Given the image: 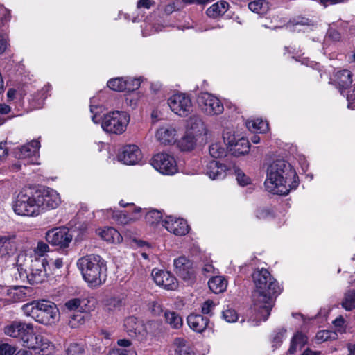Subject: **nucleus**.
<instances>
[{"instance_id": "56", "label": "nucleus", "mask_w": 355, "mask_h": 355, "mask_svg": "<svg viewBox=\"0 0 355 355\" xmlns=\"http://www.w3.org/2000/svg\"><path fill=\"white\" fill-rule=\"evenodd\" d=\"M8 47V41L6 37L0 35V55L3 54Z\"/></svg>"}, {"instance_id": "4", "label": "nucleus", "mask_w": 355, "mask_h": 355, "mask_svg": "<svg viewBox=\"0 0 355 355\" xmlns=\"http://www.w3.org/2000/svg\"><path fill=\"white\" fill-rule=\"evenodd\" d=\"M25 315L36 322L49 325L55 322L58 309L55 303L48 300H34L22 306Z\"/></svg>"}, {"instance_id": "27", "label": "nucleus", "mask_w": 355, "mask_h": 355, "mask_svg": "<svg viewBox=\"0 0 355 355\" xmlns=\"http://www.w3.org/2000/svg\"><path fill=\"white\" fill-rule=\"evenodd\" d=\"M173 347L175 355H194L189 343L182 338L174 340Z\"/></svg>"}, {"instance_id": "53", "label": "nucleus", "mask_w": 355, "mask_h": 355, "mask_svg": "<svg viewBox=\"0 0 355 355\" xmlns=\"http://www.w3.org/2000/svg\"><path fill=\"white\" fill-rule=\"evenodd\" d=\"M290 24H292L293 25H307L310 26L311 25V21L309 19L304 18V17H298L295 19H293V21H290L287 25L286 27H288Z\"/></svg>"}, {"instance_id": "24", "label": "nucleus", "mask_w": 355, "mask_h": 355, "mask_svg": "<svg viewBox=\"0 0 355 355\" xmlns=\"http://www.w3.org/2000/svg\"><path fill=\"white\" fill-rule=\"evenodd\" d=\"M15 235H0V258L12 253L15 249Z\"/></svg>"}, {"instance_id": "61", "label": "nucleus", "mask_w": 355, "mask_h": 355, "mask_svg": "<svg viewBox=\"0 0 355 355\" xmlns=\"http://www.w3.org/2000/svg\"><path fill=\"white\" fill-rule=\"evenodd\" d=\"M328 332H326V331H320L316 335V338L318 340H326L328 338Z\"/></svg>"}, {"instance_id": "47", "label": "nucleus", "mask_w": 355, "mask_h": 355, "mask_svg": "<svg viewBox=\"0 0 355 355\" xmlns=\"http://www.w3.org/2000/svg\"><path fill=\"white\" fill-rule=\"evenodd\" d=\"M223 140L224 142L230 148L234 145L239 138H237L234 134L232 133L230 131H226L223 133Z\"/></svg>"}, {"instance_id": "63", "label": "nucleus", "mask_w": 355, "mask_h": 355, "mask_svg": "<svg viewBox=\"0 0 355 355\" xmlns=\"http://www.w3.org/2000/svg\"><path fill=\"white\" fill-rule=\"evenodd\" d=\"M120 355H136L134 350L120 349Z\"/></svg>"}, {"instance_id": "28", "label": "nucleus", "mask_w": 355, "mask_h": 355, "mask_svg": "<svg viewBox=\"0 0 355 355\" xmlns=\"http://www.w3.org/2000/svg\"><path fill=\"white\" fill-rule=\"evenodd\" d=\"M250 148L249 141L245 137H240L230 148V150L234 156L238 157L248 153Z\"/></svg>"}, {"instance_id": "57", "label": "nucleus", "mask_w": 355, "mask_h": 355, "mask_svg": "<svg viewBox=\"0 0 355 355\" xmlns=\"http://www.w3.org/2000/svg\"><path fill=\"white\" fill-rule=\"evenodd\" d=\"M8 155V149L6 143L0 142V161Z\"/></svg>"}, {"instance_id": "1", "label": "nucleus", "mask_w": 355, "mask_h": 355, "mask_svg": "<svg viewBox=\"0 0 355 355\" xmlns=\"http://www.w3.org/2000/svg\"><path fill=\"white\" fill-rule=\"evenodd\" d=\"M255 289L252 293L253 303L259 317L266 321L274 306L275 300L281 293L277 281L265 269L255 270L252 274Z\"/></svg>"}, {"instance_id": "41", "label": "nucleus", "mask_w": 355, "mask_h": 355, "mask_svg": "<svg viewBox=\"0 0 355 355\" xmlns=\"http://www.w3.org/2000/svg\"><path fill=\"white\" fill-rule=\"evenodd\" d=\"M65 351L66 355H83L85 353L84 347L76 343H70Z\"/></svg>"}, {"instance_id": "17", "label": "nucleus", "mask_w": 355, "mask_h": 355, "mask_svg": "<svg viewBox=\"0 0 355 355\" xmlns=\"http://www.w3.org/2000/svg\"><path fill=\"white\" fill-rule=\"evenodd\" d=\"M174 267L176 274L185 281L194 278L193 263L185 257H180L174 260Z\"/></svg>"}, {"instance_id": "64", "label": "nucleus", "mask_w": 355, "mask_h": 355, "mask_svg": "<svg viewBox=\"0 0 355 355\" xmlns=\"http://www.w3.org/2000/svg\"><path fill=\"white\" fill-rule=\"evenodd\" d=\"M344 323H345V320L341 316L337 318L334 321V324L336 327H342L344 324Z\"/></svg>"}, {"instance_id": "26", "label": "nucleus", "mask_w": 355, "mask_h": 355, "mask_svg": "<svg viewBox=\"0 0 355 355\" xmlns=\"http://www.w3.org/2000/svg\"><path fill=\"white\" fill-rule=\"evenodd\" d=\"M229 3L225 1H219L211 6L206 11L209 17L216 18L224 15L228 10Z\"/></svg>"}, {"instance_id": "15", "label": "nucleus", "mask_w": 355, "mask_h": 355, "mask_svg": "<svg viewBox=\"0 0 355 355\" xmlns=\"http://www.w3.org/2000/svg\"><path fill=\"white\" fill-rule=\"evenodd\" d=\"M151 275L157 285L167 290H175L178 286L176 278L169 272L155 268Z\"/></svg>"}, {"instance_id": "59", "label": "nucleus", "mask_w": 355, "mask_h": 355, "mask_svg": "<svg viewBox=\"0 0 355 355\" xmlns=\"http://www.w3.org/2000/svg\"><path fill=\"white\" fill-rule=\"evenodd\" d=\"M10 107L5 103L0 104V114H7L10 112Z\"/></svg>"}, {"instance_id": "49", "label": "nucleus", "mask_w": 355, "mask_h": 355, "mask_svg": "<svg viewBox=\"0 0 355 355\" xmlns=\"http://www.w3.org/2000/svg\"><path fill=\"white\" fill-rule=\"evenodd\" d=\"M114 216L119 223L123 225L128 224L133 219L132 218L128 217L123 211H119L116 213Z\"/></svg>"}, {"instance_id": "5", "label": "nucleus", "mask_w": 355, "mask_h": 355, "mask_svg": "<svg viewBox=\"0 0 355 355\" xmlns=\"http://www.w3.org/2000/svg\"><path fill=\"white\" fill-rule=\"evenodd\" d=\"M17 331L15 338H19L25 346L29 349H39L44 355H48L53 350V345L46 338L34 333L32 324L18 321Z\"/></svg>"}, {"instance_id": "40", "label": "nucleus", "mask_w": 355, "mask_h": 355, "mask_svg": "<svg viewBox=\"0 0 355 355\" xmlns=\"http://www.w3.org/2000/svg\"><path fill=\"white\" fill-rule=\"evenodd\" d=\"M209 154L212 157L220 158L225 155V148L218 143L212 144L209 148Z\"/></svg>"}, {"instance_id": "16", "label": "nucleus", "mask_w": 355, "mask_h": 355, "mask_svg": "<svg viewBox=\"0 0 355 355\" xmlns=\"http://www.w3.org/2000/svg\"><path fill=\"white\" fill-rule=\"evenodd\" d=\"M163 226L170 232L176 236H184L189 232V225L182 218L166 216L162 221Z\"/></svg>"}, {"instance_id": "36", "label": "nucleus", "mask_w": 355, "mask_h": 355, "mask_svg": "<svg viewBox=\"0 0 355 355\" xmlns=\"http://www.w3.org/2000/svg\"><path fill=\"white\" fill-rule=\"evenodd\" d=\"M196 144V139L193 134L188 133L185 135L178 142V146L182 151H189L193 148Z\"/></svg>"}, {"instance_id": "43", "label": "nucleus", "mask_w": 355, "mask_h": 355, "mask_svg": "<svg viewBox=\"0 0 355 355\" xmlns=\"http://www.w3.org/2000/svg\"><path fill=\"white\" fill-rule=\"evenodd\" d=\"M84 315L83 313L78 312L77 314H73L69 316V325L71 328H77L79 325L83 324Z\"/></svg>"}, {"instance_id": "9", "label": "nucleus", "mask_w": 355, "mask_h": 355, "mask_svg": "<svg viewBox=\"0 0 355 355\" xmlns=\"http://www.w3.org/2000/svg\"><path fill=\"white\" fill-rule=\"evenodd\" d=\"M35 193L40 214L48 209L57 208L61 202L59 193L53 189L43 187L35 189Z\"/></svg>"}, {"instance_id": "19", "label": "nucleus", "mask_w": 355, "mask_h": 355, "mask_svg": "<svg viewBox=\"0 0 355 355\" xmlns=\"http://www.w3.org/2000/svg\"><path fill=\"white\" fill-rule=\"evenodd\" d=\"M118 159L125 164L134 165L141 160V152L136 145H127L123 148Z\"/></svg>"}, {"instance_id": "30", "label": "nucleus", "mask_w": 355, "mask_h": 355, "mask_svg": "<svg viewBox=\"0 0 355 355\" xmlns=\"http://www.w3.org/2000/svg\"><path fill=\"white\" fill-rule=\"evenodd\" d=\"M307 338L302 332H297L291 339V345L288 349V353L295 354L297 349H302L306 343Z\"/></svg>"}, {"instance_id": "35", "label": "nucleus", "mask_w": 355, "mask_h": 355, "mask_svg": "<svg viewBox=\"0 0 355 355\" xmlns=\"http://www.w3.org/2000/svg\"><path fill=\"white\" fill-rule=\"evenodd\" d=\"M341 306L347 311L355 309V290H348L344 294Z\"/></svg>"}, {"instance_id": "34", "label": "nucleus", "mask_w": 355, "mask_h": 355, "mask_svg": "<svg viewBox=\"0 0 355 355\" xmlns=\"http://www.w3.org/2000/svg\"><path fill=\"white\" fill-rule=\"evenodd\" d=\"M164 318L166 322L173 329H179L183 324L182 317L175 311H166Z\"/></svg>"}, {"instance_id": "51", "label": "nucleus", "mask_w": 355, "mask_h": 355, "mask_svg": "<svg viewBox=\"0 0 355 355\" xmlns=\"http://www.w3.org/2000/svg\"><path fill=\"white\" fill-rule=\"evenodd\" d=\"M236 180L241 186L248 185L250 182V179L241 170L236 171Z\"/></svg>"}, {"instance_id": "33", "label": "nucleus", "mask_w": 355, "mask_h": 355, "mask_svg": "<svg viewBox=\"0 0 355 355\" xmlns=\"http://www.w3.org/2000/svg\"><path fill=\"white\" fill-rule=\"evenodd\" d=\"M187 126L189 129L193 130V133L200 135L205 130V125L201 118L198 115L191 116L188 121Z\"/></svg>"}, {"instance_id": "3", "label": "nucleus", "mask_w": 355, "mask_h": 355, "mask_svg": "<svg viewBox=\"0 0 355 355\" xmlns=\"http://www.w3.org/2000/svg\"><path fill=\"white\" fill-rule=\"evenodd\" d=\"M77 266L83 279L91 287H97L107 279L106 261L98 254H88L80 258Z\"/></svg>"}, {"instance_id": "18", "label": "nucleus", "mask_w": 355, "mask_h": 355, "mask_svg": "<svg viewBox=\"0 0 355 355\" xmlns=\"http://www.w3.org/2000/svg\"><path fill=\"white\" fill-rule=\"evenodd\" d=\"M40 146V142L37 140H32L30 143L15 149V157L21 160L31 159L27 164H33Z\"/></svg>"}, {"instance_id": "54", "label": "nucleus", "mask_w": 355, "mask_h": 355, "mask_svg": "<svg viewBox=\"0 0 355 355\" xmlns=\"http://www.w3.org/2000/svg\"><path fill=\"white\" fill-rule=\"evenodd\" d=\"M154 5L155 2L152 0H139L137 3V8L139 9H150Z\"/></svg>"}, {"instance_id": "6", "label": "nucleus", "mask_w": 355, "mask_h": 355, "mask_svg": "<svg viewBox=\"0 0 355 355\" xmlns=\"http://www.w3.org/2000/svg\"><path fill=\"white\" fill-rule=\"evenodd\" d=\"M14 212L19 216H35L40 214L35 189H23L12 202Z\"/></svg>"}, {"instance_id": "2", "label": "nucleus", "mask_w": 355, "mask_h": 355, "mask_svg": "<svg viewBox=\"0 0 355 355\" xmlns=\"http://www.w3.org/2000/svg\"><path fill=\"white\" fill-rule=\"evenodd\" d=\"M297 178L296 172L288 162L284 159H277L266 168L264 187L269 193L286 196L298 186Z\"/></svg>"}, {"instance_id": "14", "label": "nucleus", "mask_w": 355, "mask_h": 355, "mask_svg": "<svg viewBox=\"0 0 355 355\" xmlns=\"http://www.w3.org/2000/svg\"><path fill=\"white\" fill-rule=\"evenodd\" d=\"M72 235L67 228H54L46 233V241L53 246L64 249L69 247L72 241Z\"/></svg>"}, {"instance_id": "10", "label": "nucleus", "mask_w": 355, "mask_h": 355, "mask_svg": "<svg viewBox=\"0 0 355 355\" xmlns=\"http://www.w3.org/2000/svg\"><path fill=\"white\" fill-rule=\"evenodd\" d=\"M48 265L49 263L44 258L35 257L31 259L27 272H25L29 282L33 284L43 282L48 275Z\"/></svg>"}, {"instance_id": "31", "label": "nucleus", "mask_w": 355, "mask_h": 355, "mask_svg": "<svg viewBox=\"0 0 355 355\" xmlns=\"http://www.w3.org/2000/svg\"><path fill=\"white\" fill-rule=\"evenodd\" d=\"M336 78L341 91L349 87L352 83V73L347 69L338 71Z\"/></svg>"}, {"instance_id": "62", "label": "nucleus", "mask_w": 355, "mask_h": 355, "mask_svg": "<svg viewBox=\"0 0 355 355\" xmlns=\"http://www.w3.org/2000/svg\"><path fill=\"white\" fill-rule=\"evenodd\" d=\"M117 344L119 345V346H121V347H129L131 345V343L129 340L128 339H120L117 341Z\"/></svg>"}, {"instance_id": "21", "label": "nucleus", "mask_w": 355, "mask_h": 355, "mask_svg": "<svg viewBox=\"0 0 355 355\" xmlns=\"http://www.w3.org/2000/svg\"><path fill=\"white\" fill-rule=\"evenodd\" d=\"M209 322V318L200 314L192 313L187 317L188 325L198 333L203 332L208 327Z\"/></svg>"}, {"instance_id": "11", "label": "nucleus", "mask_w": 355, "mask_h": 355, "mask_svg": "<svg viewBox=\"0 0 355 355\" xmlns=\"http://www.w3.org/2000/svg\"><path fill=\"white\" fill-rule=\"evenodd\" d=\"M198 103L201 110L209 116L219 115L224 110L221 101L215 96L207 92L198 96Z\"/></svg>"}, {"instance_id": "38", "label": "nucleus", "mask_w": 355, "mask_h": 355, "mask_svg": "<svg viewBox=\"0 0 355 355\" xmlns=\"http://www.w3.org/2000/svg\"><path fill=\"white\" fill-rule=\"evenodd\" d=\"M107 85L109 88L116 92H123L126 89H130L127 87V81L123 78L111 79L107 82Z\"/></svg>"}, {"instance_id": "55", "label": "nucleus", "mask_w": 355, "mask_h": 355, "mask_svg": "<svg viewBox=\"0 0 355 355\" xmlns=\"http://www.w3.org/2000/svg\"><path fill=\"white\" fill-rule=\"evenodd\" d=\"M151 311L155 315H159L163 311L162 305L157 302H153L151 305Z\"/></svg>"}, {"instance_id": "13", "label": "nucleus", "mask_w": 355, "mask_h": 355, "mask_svg": "<svg viewBox=\"0 0 355 355\" xmlns=\"http://www.w3.org/2000/svg\"><path fill=\"white\" fill-rule=\"evenodd\" d=\"M168 105L172 112L180 116H187L192 110L190 97L184 94H177L168 99Z\"/></svg>"}, {"instance_id": "44", "label": "nucleus", "mask_w": 355, "mask_h": 355, "mask_svg": "<svg viewBox=\"0 0 355 355\" xmlns=\"http://www.w3.org/2000/svg\"><path fill=\"white\" fill-rule=\"evenodd\" d=\"M19 327L18 321H13L4 327V334L10 337L15 338L17 328Z\"/></svg>"}, {"instance_id": "58", "label": "nucleus", "mask_w": 355, "mask_h": 355, "mask_svg": "<svg viewBox=\"0 0 355 355\" xmlns=\"http://www.w3.org/2000/svg\"><path fill=\"white\" fill-rule=\"evenodd\" d=\"M329 35L334 41H338L340 39V33L335 30L329 31Z\"/></svg>"}, {"instance_id": "23", "label": "nucleus", "mask_w": 355, "mask_h": 355, "mask_svg": "<svg viewBox=\"0 0 355 355\" xmlns=\"http://www.w3.org/2000/svg\"><path fill=\"white\" fill-rule=\"evenodd\" d=\"M177 131L171 125L159 128L156 133L157 140L163 144H171L175 142Z\"/></svg>"}, {"instance_id": "39", "label": "nucleus", "mask_w": 355, "mask_h": 355, "mask_svg": "<svg viewBox=\"0 0 355 355\" xmlns=\"http://www.w3.org/2000/svg\"><path fill=\"white\" fill-rule=\"evenodd\" d=\"M33 259L31 257H28L27 255L21 252L20 253L17 258L16 265L17 266V270L19 272L21 271H24V272H27V264L31 263V260Z\"/></svg>"}, {"instance_id": "48", "label": "nucleus", "mask_w": 355, "mask_h": 355, "mask_svg": "<svg viewBox=\"0 0 355 355\" xmlns=\"http://www.w3.org/2000/svg\"><path fill=\"white\" fill-rule=\"evenodd\" d=\"M49 250V245L43 241H39L36 248L34 249V252L36 254L40 257H42L44 253Z\"/></svg>"}, {"instance_id": "20", "label": "nucleus", "mask_w": 355, "mask_h": 355, "mask_svg": "<svg viewBox=\"0 0 355 355\" xmlns=\"http://www.w3.org/2000/svg\"><path fill=\"white\" fill-rule=\"evenodd\" d=\"M69 311H76L80 313L89 312L94 308V299L73 298L68 300L64 304Z\"/></svg>"}, {"instance_id": "22", "label": "nucleus", "mask_w": 355, "mask_h": 355, "mask_svg": "<svg viewBox=\"0 0 355 355\" xmlns=\"http://www.w3.org/2000/svg\"><path fill=\"white\" fill-rule=\"evenodd\" d=\"M227 167L216 160H211L206 166V174L212 180L223 179L226 175Z\"/></svg>"}, {"instance_id": "29", "label": "nucleus", "mask_w": 355, "mask_h": 355, "mask_svg": "<svg viewBox=\"0 0 355 355\" xmlns=\"http://www.w3.org/2000/svg\"><path fill=\"white\" fill-rule=\"evenodd\" d=\"M208 286L213 293H220L226 290L227 283L223 277L216 276L209 280Z\"/></svg>"}, {"instance_id": "42", "label": "nucleus", "mask_w": 355, "mask_h": 355, "mask_svg": "<svg viewBox=\"0 0 355 355\" xmlns=\"http://www.w3.org/2000/svg\"><path fill=\"white\" fill-rule=\"evenodd\" d=\"M162 213L157 210H152L148 211L145 216L146 220L153 225L155 223H157L162 219Z\"/></svg>"}, {"instance_id": "37", "label": "nucleus", "mask_w": 355, "mask_h": 355, "mask_svg": "<svg viewBox=\"0 0 355 355\" xmlns=\"http://www.w3.org/2000/svg\"><path fill=\"white\" fill-rule=\"evenodd\" d=\"M249 9L253 12L263 15L269 9L268 3L263 0H256L248 3Z\"/></svg>"}, {"instance_id": "46", "label": "nucleus", "mask_w": 355, "mask_h": 355, "mask_svg": "<svg viewBox=\"0 0 355 355\" xmlns=\"http://www.w3.org/2000/svg\"><path fill=\"white\" fill-rule=\"evenodd\" d=\"M223 318L227 322H234L238 319V315L235 310L228 309L223 311Z\"/></svg>"}, {"instance_id": "7", "label": "nucleus", "mask_w": 355, "mask_h": 355, "mask_svg": "<svg viewBox=\"0 0 355 355\" xmlns=\"http://www.w3.org/2000/svg\"><path fill=\"white\" fill-rule=\"evenodd\" d=\"M130 121V116L125 112L115 111L106 114L101 127L107 132L120 135L125 132Z\"/></svg>"}, {"instance_id": "60", "label": "nucleus", "mask_w": 355, "mask_h": 355, "mask_svg": "<svg viewBox=\"0 0 355 355\" xmlns=\"http://www.w3.org/2000/svg\"><path fill=\"white\" fill-rule=\"evenodd\" d=\"M51 264L55 268L60 269L63 266V261L62 259H57L52 261Z\"/></svg>"}, {"instance_id": "8", "label": "nucleus", "mask_w": 355, "mask_h": 355, "mask_svg": "<svg viewBox=\"0 0 355 355\" xmlns=\"http://www.w3.org/2000/svg\"><path fill=\"white\" fill-rule=\"evenodd\" d=\"M160 323L158 321H148L146 324L136 317L130 316L124 320V328L131 337H144L146 334L154 333L153 328L158 327Z\"/></svg>"}, {"instance_id": "25", "label": "nucleus", "mask_w": 355, "mask_h": 355, "mask_svg": "<svg viewBox=\"0 0 355 355\" xmlns=\"http://www.w3.org/2000/svg\"><path fill=\"white\" fill-rule=\"evenodd\" d=\"M98 235L101 239L109 243H119L122 241L120 233L113 227H105L98 231Z\"/></svg>"}, {"instance_id": "50", "label": "nucleus", "mask_w": 355, "mask_h": 355, "mask_svg": "<svg viewBox=\"0 0 355 355\" xmlns=\"http://www.w3.org/2000/svg\"><path fill=\"white\" fill-rule=\"evenodd\" d=\"M256 217L259 219H269L273 217V214L268 209H259L256 211Z\"/></svg>"}, {"instance_id": "45", "label": "nucleus", "mask_w": 355, "mask_h": 355, "mask_svg": "<svg viewBox=\"0 0 355 355\" xmlns=\"http://www.w3.org/2000/svg\"><path fill=\"white\" fill-rule=\"evenodd\" d=\"M16 351L17 347L15 345H12L6 343L0 344L1 355H13Z\"/></svg>"}, {"instance_id": "12", "label": "nucleus", "mask_w": 355, "mask_h": 355, "mask_svg": "<svg viewBox=\"0 0 355 355\" xmlns=\"http://www.w3.org/2000/svg\"><path fill=\"white\" fill-rule=\"evenodd\" d=\"M152 166L164 175H173L178 171L176 162L173 156L167 153H158L151 160Z\"/></svg>"}, {"instance_id": "32", "label": "nucleus", "mask_w": 355, "mask_h": 355, "mask_svg": "<svg viewBox=\"0 0 355 355\" xmlns=\"http://www.w3.org/2000/svg\"><path fill=\"white\" fill-rule=\"evenodd\" d=\"M246 126L249 130L255 132L263 133L268 130V123L261 119L248 120Z\"/></svg>"}, {"instance_id": "52", "label": "nucleus", "mask_w": 355, "mask_h": 355, "mask_svg": "<svg viewBox=\"0 0 355 355\" xmlns=\"http://www.w3.org/2000/svg\"><path fill=\"white\" fill-rule=\"evenodd\" d=\"M215 306H216V304L213 300H206L202 304V313L203 314H210L211 310L214 308Z\"/></svg>"}]
</instances>
